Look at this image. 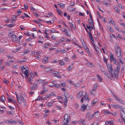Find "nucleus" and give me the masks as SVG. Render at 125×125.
<instances>
[{
	"label": "nucleus",
	"mask_w": 125,
	"mask_h": 125,
	"mask_svg": "<svg viewBox=\"0 0 125 125\" xmlns=\"http://www.w3.org/2000/svg\"><path fill=\"white\" fill-rule=\"evenodd\" d=\"M7 99L10 102H12V103L14 104H16V101L15 100H14L11 97L8 96L7 97Z\"/></svg>",
	"instance_id": "nucleus-9"
},
{
	"label": "nucleus",
	"mask_w": 125,
	"mask_h": 125,
	"mask_svg": "<svg viewBox=\"0 0 125 125\" xmlns=\"http://www.w3.org/2000/svg\"><path fill=\"white\" fill-rule=\"evenodd\" d=\"M86 47H87V48L85 47V48H84L85 49V50L86 51V52L89 54H90V52L89 51V49L88 48L87 46H86Z\"/></svg>",
	"instance_id": "nucleus-28"
},
{
	"label": "nucleus",
	"mask_w": 125,
	"mask_h": 125,
	"mask_svg": "<svg viewBox=\"0 0 125 125\" xmlns=\"http://www.w3.org/2000/svg\"><path fill=\"white\" fill-rule=\"evenodd\" d=\"M115 52H117L118 51H121L120 48L117 44H116L115 45Z\"/></svg>",
	"instance_id": "nucleus-12"
},
{
	"label": "nucleus",
	"mask_w": 125,
	"mask_h": 125,
	"mask_svg": "<svg viewBox=\"0 0 125 125\" xmlns=\"http://www.w3.org/2000/svg\"><path fill=\"white\" fill-rule=\"evenodd\" d=\"M81 42L83 48H85V47L87 48L86 47L87 46L86 45L85 43L84 42V41L83 40Z\"/></svg>",
	"instance_id": "nucleus-23"
},
{
	"label": "nucleus",
	"mask_w": 125,
	"mask_h": 125,
	"mask_svg": "<svg viewBox=\"0 0 125 125\" xmlns=\"http://www.w3.org/2000/svg\"><path fill=\"white\" fill-rule=\"evenodd\" d=\"M73 67L71 66H69L67 68V70L68 71H70L72 69Z\"/></svg>",
	"instance_id": "nucleus-35"
},
{
	"label": "nucleus",
	"mask_w": 125,
	"mask_h": 125,
	"mask_svg": "<svg viewBox=\"0 0 125 125\" xmlns=\"http://www.w3.org/2000/svg\"><path fill=\"white\" fill-rule=\"evenodd\" d=\"M113 61H114V64L116 65L118 64V62L116 59H115Z\"/></svg>",
	"instance_id": "nucleus-39"
},
{
	"label": "nucleus",
	"mask_w": 125,
	"mask_h": 125,
	"mask_svg": "<svg viewBox=\"0 0 125 125\" xmlns=\"http://www.w3.org/2000/svg\"><path fill=\"white\" fill-rule=\"evenodd\" d=\"M52 96V95L51 94H49L45 96L44 98V99H46L48 98H50Z\"/></svg>",
	"instance_id": "nucleus-27"
},
{
	"label": "nucleus",
	"mask_w": 125,
	"mask_h": 125,
	"mask_svg": "<svg viewBox=\"0 0 125 125\" xmlns=\"http://www.w3.org/2000/svg\"><path fill=\"white\" fill-rule=\"evenodd\" d=\"M32 86H31L30 88L31 90H34L37 88L36 84L35 83H32Z\"/></svg>",
	"instance_id": "nucleus-14"
},
{
	"label": "nucleus",
	"mask_w": 125,
	"mask_h": 125,
	"mask_svg": "<svg viewBox=\"0 0 125 125\" xmlns=\"http://www.w3.org/2000/svg\"><path fill=\"white\" fill-rule=\"evenodd\" d=\"M33 21L34 22L38 23H41L40 21H37L35 20H33Z\"/></svg>",
	"instance_id": "nucleus-60"
},
{
	"label": "nucleus",
	"mask_w": 125,
	"mask_h": 125,
	"mask_svg": "<svg viewBox=\"0 0 125 125\" xmlns=\"http://www.w3.org/2000/svg\"><path fill=\"white\" fill-rule=\"evenodd\" d=\"M48 30L47 29L45 30L44 31V33L47 35H49V33H47V32H48Z\"/></svg>",
	"instance_id": "nucleus-59"
},
{
	"label": "nucleus",
	"mask_w": 125,
	"mask_h": 125,
	"mask_svg": "<svg viewBox=\"0 0 125 125\" xmlns=\"http://www.w3.org/2000/svg\"><path fill=\"white\" fill-rule=\"evenodd\" d=\"M65 34L68 37H70L71 36L69 35L68 33V32L67 31L65 32Z\"/></svg>",
	"instance_id": "nucleus-55"
},
{
	"label": "nucleus",
	"mask_w": 125,
	"mask_h": 125,
	"mask_svg": "<svg viewBox=\"0 0 125 125\" xmlns=\"http://www.w3.org/2000/svg\"><path fill=\"white\" fill-rule=\"evenodd\" d=\"M88 96L86 94H85L84 96V98L85 100H86L87 99H88Z\"/></svg>",
	"instance_id": "nucleus-48"
},
{
	"label": "nucleus",
	"mask_w": 125,
	"mask_h": 125,
	"mask_svg": "<svg viewBox=\"0 0 125 125\" xmlns=\"http://www.w3.org/2000/svg\"><path fill=\"white\" fill-rule=\"evenodd\" d=\"M112 94L113 95L115 100L119 103L123 104H124L125 102L121 98L119 97L115 94L112 93Z\"/></svg>",
	"instance_id": "nucleus-3"
},
{
	"label": "nucleus",
	"mask_w": 125,
	"mask_h": 125,
	"mask_svg": "<svg viewBox=\"0 0 125 125\" xmlns=\"http://www.w3.org/2000/svg\"><path fill=\"white\" fill-rule=\"evenodd\" d=\"M88 65L90 67H93V65L90 62H88L87 63Z\"/></svg>",
	"instance_id": "nucleus-43"
},
{
	"label": "nucleus",
	"mask_w": 125,
	"mask_h": 125,
	"mask_svg": "<svg viewBox=\"0 0 125 125\" xmlns=\"http://www.w3.org/2000/svg\"><path fill=\"white\" fill-rule=\"evenodd\" d=\"M70 116L68 114H65L64 116V119L62 122H63L65 123L68 124L69 122L70 121Z\"/></svg>",
	"instance_id": "nucleus-4"
},
{
	"label": "nucleus",
	"mask_w": 125,
	"mask_h": 125,
	"mask_svg": "<svg viewBox=\"0 0 125 125\" xmlns=\"http://www.w3.org/2000/svg\"><path fill=\"white\" fill-rule=\"evenodd\" d=\"M54 86H55L56 88H60V84H55L54 85Z\"/></svg>",
	"instance_id": "nucleus-49"
},
{
	"label": "nucleus",
	"mask_w": 125,
	"mask_h": 125,
	"mask_svg": "<svg viewBox=\"0 0 125 125\" xmlns=\"http://www.w3.org/2000/svg\"><path fill=\"white\" fill-rule=\"evenodd\" d=\"M59 64L61 66L64 65L65 63L62 60H61L59 62Z\"/></svg>",
	"instance_id": "nucleus-24"
},
{
	"label": "nucleus",
	"mask_w": 125,
	"mask_h": 125,
	"mask_svg": "<svg viewBox=\"0 0 125 125\" xmlns=\"http://www.w3.org/2000/svg\"><path fill=\"white\" fill-rule=\"evenodd\" d=\"M98 100L96 99H94L92 102V104H95L97 102Z\"/></svg>",
	"instance_id": "nucleus-29"
},
{
	"label": "nucleus",
	"mask_w": 125,
	"mask_h": 125,
	"mask_svg": "<svg viewBox=\"0 0 125 125\" xmlns=\"http://www.w3.org/2000/svg\"><path fill=\"white\" fill-rule=\"evenodd\" d=\"M60 87H63L66 86L67 85L65 83H63L59 84Z\"/></svg>",
	"instance_id": "nucleus-19"
},
{
	"label": "nucleus",
	"mask_w": 125,
	"mask_h": 125,
	"mask_svg": "<svg viewBox=\"0 0 125 125\" xmlns=\"http://www.w3.org/2000/svg\"><path fill=\"white\" fill-rule=\"evenodd\" d=\"M120 68V65L117 66L115 70V73H116V76L118 74Z\"/></svg>",
	"instance_id": "nucleus-10"
},
{
	"label": "nucleus",
	"mask_w": 125,
	"mask_h": 125,
	"mask_svg": "<svg viewBox=\"0 0 125 125\" xmlns=\"http://www.w3.org/2000/svg\"><path fill=\"white\" fill-rule=\"evenodd\" d=\"M50 44L49 43H47L44 46V47L46 48H48L50 46Z\"/></svg>",
	"instance_id": "nucleus-41"
},
{
	"label": "nucleus",
	"mask_w": 125,
	"mask_h": 125,
	"mask_svg": "<svg viewBox=\"0 0 125 125\" xmlns=\"http://www.w3.org/2000/svg\"><path fill=\"white\" fill-rule=\"evenodd\" d=\"M26 62V61L25 60H20L18 62L20 63H22L23 62Z\"/></svg>",
	"instance_id": "nucleus-58"
},
{
	"label": "nucleus",
	"mask_w": 125,
	"mask_h": 125,
	"mask_svg": "<svg viewBox=\"0 0 125 125\" xmlns=\"http://www.w3.org/2000/svg\"><path fill=\"white\" fill-rule=\"evenodd\" d=\"M96 114H98V111H97L95 113H94V114L92 115L91 116H90L89 117V120H91L92 118L93 117L94 118H97L99 116L98 115H96V116L95 115Z\"/></svg>",
	"instance_id": "nucleus-8"
},
{
	"label": "nucleus",
	"mask_w": 125,
	"mask_h": 125,
	"mask_svg": "<svg viewBox=\"0 0 125 125\" xmlns=\"http://www.w3.org/2000/svg\"><path fill=\"white\" fill-rule=\"evenodd\" d=\"M52 104L51 103H49L47 104V105L48 107H50L51 106Z\"/></svg>",
	"instance_id": "nucleus-52"
},
{
	"label": "nucleus",
	"mask_w": 125,
	"mask_h": 125,
	"mask_svg": "<svg viewBox=\"0 0 125 125\" xmlns=\"http://www.w3.org/2000/svg\"><path fill=\"white\" fill-rule=\"evenodd\" d=\"M97 84H95L94 85V87L92 90V91H94L96 90L97 88Z\"/></svg>",
	"instance_id": "nucleus-30"
},
{
	"label": "nucleus",
	"mask_w": 125,
	"mask_h": 125,
	"mask_svg": "<svg viewBox=\"0 0 125 125\" xmlns=\"http://www.w3.org/2000/svg\"><path fill=\"white\" fill-rule=\"evenodd\" d=\"M121 51L120 52V51L117 52H115V54L117 57H119V61L122 64H123L124 62L122 61V60L123 59L122 58V55H121Z\"/></svg>",
	"instance_id": "nucleus-5"
},
{
	"label": "nucleus",
	"mask_w": 125,
	"mask_h": 125,
	"mask_svg": "<svg viewBox=\"0 0 125 125\" xmlns=\"http://www.w3.org/2000/svg\"><path fill=\"white\" fill-rule=\"evenodd\" d=\"M108 30L110 31L111 32H113V31L112 30V28L110 27L109 26L108 27Z\"/></svg>",
	"instance_id": "nucleus-47"
},
{
	"label": "nucleus",
	"mask_w": 125,
	"mask_h": 125,
	"mask_svg": "<svg viewBox=\"0 0 125 125\" xmlns=\"http://www.w3.org/2000/svg\"><path fill=\"white\" fill-rule=\"evenodd\" d=\"M103 73L106 76V77L108 78V79H109L111 80V77L110 76V77L109 76V75H108L107 73L105 71H103Z\"/></svg>",
	"instance_id": "nucleus-18"
},
{
	"label": "nucleus",
	"mask_w": 125,
	"mask_h": 125,
	"mask_svg": "<svg viewBox=\"0 0 125 125\" xmlns=\"http://www.w3.org/2000/svg\"><path fill=\"white\" fill-rule=\"evenodd\" d=\"M43 82V80L40 79H39L38 80H37V81H36V83H41Z\"/></svg>",
	"instance_id": "nucleus-25"
},
{
	"label": "nucleus",
	"mask_w": 125,
	"mask_h": 125,
	"mask_svg": "<svg viewBox=\"0 0 125 125\" xmlns=\"http://www.w3.org/2000/svg\"><path fill=\"white\" fill-rule=\"evenodd\" d=\"M8 36L10 37L11 36L12 40L14 41H17L18 40V38L16 35L13 34V32L10 33L8 34Z\"/></svg>",
	"instance_id": "nucleus-6"
},
{
	"label": "nucleus",
	"mask_w": 125,
	"mask_h": 125,
	"mask_svg": "<svg viewBox=\"0 0 125 125\" xmlns=\"http://www.w3.org/2000/svg\"><path fill=\"white\" fill-rule=\"evenodd\" d=\"M97 76L98 78V79L99 82H102V79L101 78L100 76L99 75L97 74Z\"/></svg>",
	"instance_id": "nucleus-33"
},
{
	"label": "nucleus",
	"mask_w": 125,
	"mask_h": 125,
	"mask_svg": "<svg viewBox=\"0 0 125 125\" xmlns=\"http://www.w3.org/2000/svg\"><path fill=\"white\" fill-rule=\"evenodd\" d=\"M20 98L21 100V101L23 102L24 103L25 102V100L24 99V98L23 97L22 95H20Z\"/></svg>",
	"instance_id": "nucleus-36"
},
{
	"label": "nucleus",
	"mask_w": 125,
	"mask_h": 125,
	"mask_svg": "<svg viewBox=\"0 0 125 125\" xmlns=\"http://www.w3.org/2000/svg\"><path fill=\"white\" fill-rule=\"evenodd\" d=\"M63 60L65 61H69V59L68 58H64Z\"/></svg>",
	"instance_id": "nucleus-57"
},
{
	"label": "nucleus",
	"mask_w": 125,
	"mask_h": 125,
	"mask_svg": "<svg viewBox=\"0 0 125 125\" xmlns=\"http://www.w3.org/2000/svg\"><path fill=\"white\" fill-rule=\"evenodd\" d=\"M83 95L82 93L81 92H79L77 94L76 97L78 98H79L81 97Z\"/></svg>",
	"instance_id": "nucleus-17"
},
{
	"label": "nucleus",
	"mask_w": 125,
	"mask_h": 125,
	"mask_svg": "<svg viewBox=\"0 0 125 125\" xmlns=\"http://www.w3.org/2000/svg\"><path fill=\"white\" fill-rule=\"evenodd\" d=\"M88 105L87 104L86 105L84 104L82 105L81 108L82 111H85L87 108V107Z\"/></svg>",
	"instance_id": "nucleus-13"
},
{
	"label": "nucleus",
	"mask_w": 125,
	"mask_h": 125,
	"mask_svg": "<svg viewBox=\"0 0 125 125\" xmlns=\"http://www.w3.org/2000/svg\"><path fill=\"white\" fill-rule=\"evenodd\" d=\"M21 48L20 47H18L16 49L15 51L16 52H18L21 49Z\"/></svg>",
	"instance_id": "nucleus-54"
},
{
	"label": "nucleus",
	"mask_w": 125,
	"mask_h": 125,
	"mask_svg": "<svg viewBox=\"0 0 125 125\" xmlns=\"http://www.w3.org/2000/svg\"><path fill=\"white\" fill-rule=\"evenodd\" d=\"M61 73L60 72H55L54 73H52V74L53 75H59L61 74Z\"/></svg>",
	"instance_id": "nucleus-22"
},
{
	"label": "nucleus",
	"mask_w": 125,
	"mask_h": 125,
	"mask_svg": "<svg viewBox=\"0 0 125 125\" xmlns=\"http://www.w3.org/2000/svg\"><path fill=\"white\" fill-rule=\"evenodd\" d=\"M27 67H25L23 66L21 67V70L22 73L25 74L26 76V78H27L29 75V71H28V68H27Z\"/></svg>",
	"instance_id": "nucleus-2"
},
{
	"label": "nucleus",
	"mask_w": 125,
	"mask_h": 125,
	"mask_svg": "<svg viewBox=\"0 0 125 125\" xmlns=\"http://www.w3.org/2000/svg\"><path fill=\"white\" fill-rule=\"evenodd\" d=\"M14 25V24H7L6 26L9 27H13Z\"/></svg>",
	"instance_id": "nucleus-34"
},
{
	"label": "nucleus",
	"mask_w": 125,
	"mask_h": 125,
	"mask_svg": "<svg viewBox=\"0 0 125 125\" xmlns=\"http://www.w3.org/2000/svg\"><path fill=\"white\" fill-rule=\"evenodd\" d=\"M106 65L108 68L107 70L109 73H110V76L111 77V80H113L116 77V73L113 71V69L111 64L106 63Z\"/></svg>",
	"instance_id": "nucleus-1"
},
{
	"label": "nucleus",
	"mask_w": 125,
	"mask_h": 125,
	"mask_svg": "<svg viewBox=\"0 0 125 125\" xmlns=\"http://www.w3.org/2000/svg\"><path fill=\"white\" fill-rule=\"evenodd\" d=\"M121 117L125 124V111L121 114Z\"/></svg>",
	"instance_id": "nucleus-15"
},
{
	"label": "nucleus",
	"mask_w": 125,
	"mask_h": 125,
	"mask_svg": "<svg viewBox=\"0 0 125 125\" xmlns=\"http://www.w3.org/2000/svg\"><path fill=\"white\" fill-rule=\"evenodd\" d=\"M69 24H70V27L71 29L72 30L73 28V25H74L71 23H70V22L69 23Z\"/></svg>",
	"instance_id": "nucleus-37"
},
{
	"label": "nucleus",
	"mask_w": 125,
	"mask_h": 125,
	"mask_svg": "<svg viewBox=\"0 0 125 125\" xmlns=\"http://www.w3.org/2000/svg\"><path fill=\"white\" fill-rule=\"evenodd\" d=\"M29 52V51L28 50H24V53H25V54L26 53H27Z\"/></svg>",
	"instance_id": "nucleus-63"
},
{
	"label": "nucleus",
	"mask_w": 125,
	"mask_h": 125,
	"mask_svg": "<svg viewBox=\"0 0 125 125\" xmlns=\"http://www.w3.org/2000/svg\"><path fill=\"white\" fill-rule=\"evenodd\" d=\"M58 5L62 8H64L65 7V4H59Z\"/></svg>",
	"instance_id": "nucleus-32"
},
{
	"label": "nucleus",
	"mask_w": 125,
	"mask_h": 125,
	"mask_svg": "<svg viewBox=\"0 0 125 125\" xmlns=\"http://www.w3.org/2000/svg\"><path fill=\"white\" fill-rule=\"evenodd\" d=\"M115 58L114 57V56L113 55V54L111 53L110 54V60L111 62H113Z\"/></svg>",
	"instance_id": "nucleus-16"
},
{
	"label": "nucleus",
	"mask_w": 125,
	"mask_h": 125,
	"mask_svg": "<svg viewBox=\"0 0 125 125\" xmlns=\"http://www.w3.org/2000/svg\"><path fill=\"white\" fill-rule=\"evenodd\" d=\"M111 106L112 107L116 109L119 108L121 107L120 105L118 104H111Z\"/></svg>",
	"instance_id": "nucleus-11"
},
{
	"label": "nucleus",
	"mask_w": 125,
	"mask_h": 125,
	"mask_svg": "<svg viewBox=\"0 0 125 125\" xmlns=\"http://www.w3.org/2000/svg\"><path fill=\"white\" fill-rule=\"evenodd\" d=\"M93 20H89V23L91 25L92 23V24L93 23Z\"/></svg>",
	"instance_id": "nucleus-46"
},
{
	"label": "nucleus",
	"mask_w": 125,
	"mask_h": 125,
	"mask_svg": "<svg viewBox=\"0 0 125 125\" xmlns=\"http://www.w3.org/2000/svg\"><path fill=\"white\" fill-rule=\"evenodd\" d=\"M34 76V74L33 73H31L30 74V77H31V78H32Z\"/></svg>",
	"instance_id": "nucleus-61"
},
{
	"label": "nucleus",
	"mask_w": 125,
	"mask_h": 125,
	"mask_svg": "<svg viewBox=\"0 0 125 125\" xmlns=\"http://www.w3.org/2000/svg\"><path fill=\"white\" fill-rule=\"evenodd\" d=\"M120 106H121V107L119 108V109H121V111L122 112H125V111H124V109H125V108H123L122 107V106H121V105H120Z\"/></svg>",
	"instance_id": "nucleus-50"
},
{
	"label": "nucleus",
	"mask_w": 125,
	"mask_h": 125,
	"mask_svg": "<svg viewBox=\"0 0 125 125\" xmlns=\"http://www.w3.org/2000/svg\"><path fill=\"white\" fill-rule=\"evenodd\" d=\"M104 113L105 114H110L109 112L107 110H105L104 111Z\"/></svg>",
	"instance_id": "nucleus-42"
},
{
	"label": "nucleus",
	"mask_w": 125,
	"mask_h": 125,
	"mask_svg": "<svg viewBox=\"0 0 125 125\" xmlns=\"http://www.w3.org/2000/svg\"><path fill=\"white\" fill-rule=\"evenodd\" d=\"M3 82L7 84L9 83V81L6 80V79L4 78L3 79Z\"/></svg>",
	"instance_id": "nucleus-44"
},
{
	"label": "nucleus",
	"mask_w": 125,
	"mask_h": 125,
	"mask_svg": "<svg viewBox=\"0 0 125 125\" xmlns=\"http://www.w3.org/2000/svg\"><path fill=\"white\" fill-rule=\"evenodd\" d=\"M94 47L95 49V51L96 52L98 51V50L97 49V48H98V47L95 45H94Z\"/></svg>",
	"instance_id": "nucleus-51"
},
{
	"label": "nucleus",
	"mask_w": 125,
	"mask_h": 125,
	"mask_svg": "<svg viewBox=\"0 0 125 125\" xmlns=\"http://www.w3.org/2000/svg\"><path fill=\"white\" fill-rule=\"evenodd\" d=\"M0 100L1 101L5 102V98L4 96L2 95L0 98Z\"/></svg>",
	"instance_id": "nucleus-31"
},
{
	"label": "nucleus",
	"mask_w": 125,
	"mask_h": 125,
	"mask_svg": "<svg viewBox=\"0 0 125 125\" xmlns=\"http://www.w3.org/2000/svg\"><path fill=\"white\" fill-rule=\"evenodd\" d=\"M50 31H51V33H52L55 32V31L54 29H51Z\"/></svg>",
	"instance_id": "nucleus-62"
},
{
	"label": "nucleus",
	"mask_w": 125,
	"mask_h": 125,
	"mask_svg": "<svg viewBox=\"0 0 125 125\" xmlns=\"http://www.w3.org/2000/svg\"><path fill=\"white\" fill-rule=\"evenodd\" d=\"M79 124H81L83 125H84L85 124V122L84 120L83 119H80L79 121Z\"/></svg>",
	"instance_id": "nucleus-20"
},
{
	"label": "nucleus",
	"mask_w": 125,
	"mask_h": 125,
	"mask_svg": "<svg viewBox=\"0 0 125 125\" xmlns=\"http://www.w3.org/2000/svg\"><path fill=\"white\" fill-rule=\"evenodd\" d=\"M114 9L118 13H120V10L117 7L115 6L114 7Z\"/></svg>",
	"instance_id": "nucleus-26"
},
{
	"label": "nucleus",
	"mask_w": 125,
	"mask_h": 125,
	"mask_svg": "<svg viewBox=\"0 0 125 125\" xmlns=\"http://www.w3.org/2000/svg\"><path fill=\"white\" fill-rule=\"evenodd\" d=\"M89 39L92 41V42L93 43V42H94V41L92 35V36H89Z\"/></svg>",
	"instance_id": "nucleus-40"
},
{
	"label": "nucleus",
	"mask_w": 125,
	"mask_h": 125,
	"mask_svg": "<svg viewBox=\"0 0 125 125\" xmlns=\"http://www.w3.org/2000/svg\"><path fill=\"white\" fill-rule=\"evenodd\" d=\"M110 23L113 25H115L114 22L113 20H111L110 22Z\"/></svg>",
	"instance_id": "nucleus-56"
},
{
	"label": "nucleus",
	"mask_w": 125,
	"mask_h": 125,
	"mask_svg": "<svg viewBox=\"0 0 125 125\" xmlns=\"http://www.w3.org/2000/svg\"><path fill=\"white\" fill-rule=\"evenodd\" d=\"M54 21H46V23L47 24H49V23H52Z\"/></svg>",
	"instance_id": "nucleus-53"
},
{
	"label": "nucleus",
	"mask_w": 125,
	"mask_h": 125,
	"mask_svg": "<svg viewBox=\"0 0 125 125\" xmlns=\"http://www.w3.org/2000/svg\"><path fill=\"white\" fill-rule=\"evenodd\" d=\"M51 39L53 40H55L56 39V38L53 35H52L51 37Z\"/></svg>",
	"instance_id": "nucleus-64"
},
{
	"label": "nucleus",
	"mask_w": 125,
	"mask_h": 125,
	"mask_svg": "<svg viewBox=\"0 0 125 125\" xmlns=\"http://www.w3.org/2000/svg\"><path fill=\"white\" fill-rule=\"evenodd\" d=\"M45 72H49L50 71H53V70H52L49 68H46L44 70Z\"/></svg>",
	"instance_id": "nucleus-21"
},
{
	"label": "nucleus",
	"mask_w": 125,
	"mask_h": 125,
	"mask_svg": "<svg viewBox=\"0 0 125 125\" xmlns=\"http://www.w3.org/2000/svg\"><path fill=\"white\" fill-rule=\"evenodd\" d=\"M57 11L59 14L61 15H62L63 14V13L60 10H57Z\"/></svg>",
	"instance_id": "nucleus-45"
},
{
	"label": "nucleus",
	"mask_w": 125,
	"mask_h": 125,
	"mask_svg": "<svg viewBox=\"0 0 125 125\" xmlns=\"http://www.w3.org/2000/svg\"><path fill=\"white\" fill-rule=\"evenodd\" d=\"M19 122L18 121H15L13 120H7L6 121V122L7 124H16Z\"/></svg>",
	"instance_id": "nucleus-7"
},
{
	"label": "nucleus",
	"mask_w": 125,
	"mask_h": 125,
	"mask_svg": "<svg viewBox=\"0 0 125 125\" xmlns=\"http://www.w3.org/2000/svg\"><path fill=\"white\" fill-rule=\"evenodd\" d=\"M103 3L104 4H105V5H106V6H109V5H110V4H109V3H108L107 2H106V1H103Z\"/></svg>",
	"instance_id": "nucleus-38"
}]
</instances>
